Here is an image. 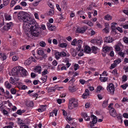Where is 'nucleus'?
<instances>
[{
  "instance_id": "obj_1",
  "label": "nucleus",
  "mask_w": 128,
  "mask_h": 128,
  "mask_svg": "<svg viewBox=\"0 0 128 128\" xmlns=\"http://www.w3.org/2000/svg\"><path fill=\"white\" fill-rule=\"evenodd\" d=\"M26 22L30 26V29H33L34 30V29L41 30V28L39 27L38 25L34 19H32L29 17Z\"/></svg>"
},
{
  "instance_id": "obj_37",
  "label": "nucleus",
  "mask_w": 128,
  "mask_h": 128,
  "mask_svg": "<svg viewBox=\"0 0 128 128\" xmlns=\"http://www.w3.org/2000/svg\"><path fill=\"white\" fill-rule=\"evenodd\" d=\"M31 60L29 58L28 60L25 61L24 64L26 65H29L31 64Z\"/></svg>"
},
{
  "instance_id": "obj_12",
  "label": "nucleus",
  "mask_w": 128,
  "mask_h": 128,
  "mask_svg": "<svg viewBox=\"0 0 128 128\" xmlns=\"http://www.w3.org/2000/svg\"><path fill=\"white\" fill-rule=\"evenodd\" d=\"M47 26L48 29L51 31L54 30L56 28V26H52L49 23H47Z\"/></svg>"
},
{
  "instance_id": "obj_28",
  "label": "nucleus",
  "mask_w": 128,
  "mask_h": 128,
  "mask_svg": "<svg viewBox=\"0 0 128 128\" xmlns=\"http://www.w3.org/2000/svg\"><path fill=\"white\" fill-rule=\"evenodd\" d=\"M10 83H11L12 84H16L15 82V81L14 78H13L12 77H11L10 79Z\"/></svg>"
},
{
  "instance_id": "obj_40",
  "label": "nucleus",
  "mask_w": 128,
  "mask_h": 128,
  "mask_svg": "<svg viewBox=\"0 0 128 128\" xmlns=\"http://www.w3.org/2000/svg\"><path fill=\"white\" fill-rule=\"evenodd\" d=\"M44 53V51L42 50H39L38 51V54L39 55H42Z\"/></svg>"
},
{
  "instance_id": "obj_57",
  "label": "nucleus",
  "mask_w": 128,
  "mask_h": 128,
  "mask_svg": "<svg viewBox=\"0 0 128 128\" xmlns=\"http://www.w3.org/2000/svg\"><path fill=\"white\" fill-rule=\"evenodd\" d=\"M18 56H14L13 57L12 59L14 61H15L18 60Z\"/></svg>"
},
{
  "instance_id": "obj_9",
  "label": "nucleus",
  "mask_w": 128,
  "mask_h": 128,
  "mask_svg": "<svg viewBox=\"0 0 128 128\" xmlns=\"http://www.w3.org/2000/svg\"><path fill=\"white\" fill-rule=\"evenodd\" d=\"M20 73L22 76H26L27 74V72L26 70L24 69L22 67L20 66Z\"/></svg>"
},
{
  "instance_id": "obj_21",
  "label": "nucleus",
  "mask_w": 128,
  "mask_h": 128,
  "mask_svg": "<svg viewBox=\"0 0 128 128\" xmlns=\"http://www.w3.org/2000/svg\"><path fill=\"white\" fill-rule=\"evenodd\" d=\"M4 85L6 87L9 89L11 88L12 87V85L8 81L5 82Z\"/></svg>"
},
{
  "instance_id": "obj_15",
  "label": "nucleus",
  "mask_w": 128,
  "mask_h": 128,
  "mask_svg": "<svg viewBox=\"0 0 128 128\" xmlns=\"http://www.w3.org/2000/svg\"><path fill=\"white\" fill-rule=\"evenodd\" d=\"M105 39L106 42L108 43L112 42L114 41V39L112 38L110 36L106 37Z\"/></svg>"
},
{
  "instance_id": "obj_5",
  "label": "nucleus",
  "mask_w": 128,
  "mask_h": 128,
  "mask_svg": "<svg viewBox=\"0 0 128 128\" xmlns=\"http://www.w3.org/2000/svg\"><path fill=\"white\" fill-rule=\"evenodd\" d=\"M107 90L110 94L113 95L115 90L114 86V84L112 83H110L107 86Z\"/></svg>"
},
{
  "instance_id": "obj_16",
  "label": "nucleus",
  "mask_w": 128,
  "mask_h": 128,
  "mask_svg": "<svg viewBox=\"0 0 128 128\" xmlns=\"http://www.w3.org/2000/svg\"><path fill=\"white\" fill-rule=\"evenodd\" d=\"M82 116H83L84 118L86 121H88L90 120V118L89 116H88L86 113H83L82 114Z\"/></svg>"
},
{
  "instance_id": "obj_58",
  "label": "nucleus",
  "mask_w": 128,
  "mask_h": 128,
  "mask_svg": "<svg viewBox=\"0 0 128 128\" xmlns=\"http://www.w3.org/2000/svg\"><path fill=\"white\" fill-rule=\"evenodd\" d=\"M117 66V64L115 63H113L110 66L111 68H110V69H112L113 68H114L116 66Z\"/></svg>"
},
{
  "instance_id": "obj_60",
  "label": "nucleus",
  "mask_w": 128,
  "mask_h": 128,
  "mask_svg": "<svg viewBox=\"0 0 128 128\" xmlns=\"http://www.w3.org/2000/svg\"><path fill=\"white\" fill-rule=\"evenodd\" d=\"M38 110L39 112H41L45 110V108H39L38 109Z\"/></svg>"
},
{
  "instance_id": "obj_34",
  "label": "nucleus",
  "mask_w": 128,
  "mask_h": 128,
  "mask_svg": "<svg viewBox=\"0 0 128 128\" xmlns=\"http://www.w3.org/2000/svg\"><path fill=\"white\" fill-rule=\"evenodd\" d=\"M92 52L95 54H96V51L98 48L95 46H93L92 47Z\"/></svg>"
},
{
  "instance_id": "obj_59",
  "label": "nucleus",
  "mask_w": 128,
  "mask_h": 128,
  "mask_svg": "<svg viewBox=\"0 0 128 128\" xmlns=\"http://www.w3.org/2000/svg\"><path fill=\"white\" fill-rule=\"evenodd\" d=\"M66 67L68 68L70 66L71 64L69 63L68 60H66Z\"/></svg>"
},
{
  "instance_id": "obj_49",
  "label": "nucleus",
  "mask_w": 128,
  "mask_h": 128,
  "mask_svg": "<svg viewBox=\"0 0 128 128\" xmlns=\"http://www.w3.org/2000/svg\"><path fill=\"white\" fill-rule=\"evenodd\" d=\"M11 16L10 15H6L5 16V18L6 20H10L11 19Z\"/></svg>"
},
{
  "instance_id": "obj_46",
  "label": "nucleus",
  "mask_w": 128,
  "mask_h": 128,
  "mask_svg": "<svg viewBox=\"0 0 128 128\" xmlns=\"http://www.w3.org/2000/svg\"><path fill=\"white\" fill-rule=\"evenodd\" d=\"M22 9V7H21L19 5L16 6L14 8V10H17L19 9Z\"/></svg>"
},
{
  "instance_id": "obj_24",
  "label": "nucleus",
  "mask_w": 128,
  "mask_h": 128,
  "mask_svg": "<svg viewBox=\"0 0 128 128\" xmlns=\"http://www.w3.org/2000/svg\"><path fill=\"white\" fill-rule=\"evenodd\" d=\"M55 57L56 59L58 60L61 57L60 52H56L55 53Z\"/></svg>"
},
{
  "instance_id": "obj_55",
  "label": "nucleus",
  "mask_w": 128,
  "mask_h": 128,
  "mask_svg": "<svg viewBox=\"0 0 128 128\" xmlns=\"http://www.w3.org/2000/svg\"><path fill=\"white\" fill-rule=\"evenodd\" d=\"M109 27H107V26H106V27L103 29V30L105 31L106 33H107L109 32Z\"/></svg>"
},
{
  "instance_id": "obj_6",
  "label": "nucleus",
  "mask_w": 128,
  "mask_h": 128,
  "mask_svg": "<svg viewBox=\"0 0 128 128\" xmlns=\"http://www.w3.org/2000/svg\"><path fill=\"white\" fill-rule=\"evenodd\" d=\"M20 66H17L14 67L12 70V73L13 76L16 75L20 73Z\"/></svg>"
},
{
  "instance_id": "obj_56",
  "label": "nucleus",
  "mask_w": 128,
  "mask_h": 128,
  "mask_svg": "<svg viewBox=\"0 0 128 128\" xmlns=\"http://www.w3.org/2000/svg\"><path fill=\"white\" fill-rule=\"evenodd\" d=\"M121 62V60L119 59H118L117 60H115L114 61V63L116 64H118L120 63Z\"/></svg>"
},
{
  "instance_id": "obj_63",
  "label": "nucleus",
  "mask_w": 128,
  "mask_h": 128,
  "mask_svg": "<svg viewBox=\"0 0 128 128\" xmlns=\"http://www.w3.org/2000/svg\"><path fill=\"white\" fill-rule=\"evenodd\" d=\"M96 39H94L91 40L90 41V42L91 43L94 44H96Z\"/></svg>"
},
{
  "instance_id": "obj_20",
  "label": "nucleus",
  "mask_w": 128,
  "mask_h": 128,
  "mask_svg": "<svg viewBox=\"0 0 128 128\" xmlns=\"http://www.w3.org/2000/svg\"><path fill=\"white\" fill-rule=\"evenodd\" d=\"M41 68L40 66H36L34 69V72H38L40 74L41 73Z\"/></svg>"
},
{
  "instance_id": "obj_11",
  "label": "nucleus",
  "mask_w": 128,
  "mask_h": 128,
  "mask_svg": "<svg viewBox=\"0 0 128 128\" xmlns=\"http://www.w3.org/2000/svg\"><path fill=\"white\" fill-rule=\"evenodd\" d=\"M82 42V41L81 40H76V45H78V47H77L76 49L78 51H80L81 48V44Z\"/></svg>"
},
{
  "instance_id": "obj_25",
  "label": "nucleus",
  "mask_w": 128,
  "mask_h": 128,
  "mask_svg": "<svg viewBox=\"0 0 128 128\" xmlns=\"http://www.w3.org/2000/svg\"><path fill=\"white\" fill-rule=\"evenodd\" d=\"M104 18L105 20H112V17L110 15L107 14L105 16H104Z\"/></svg>"
},
{
  "instance_id": "obj_19",
  "label": "nucleus",
  "mask_w": 128,
  "mask_h": 128,
  "mask_svg": "<svg viewBox=\"0 0 128 128\" xmlns=\"http://www.w3.org/2000/svg\"><path fill=\"white\" fill-rule=\"evenodd\" d=\"M70 52L72 55L73 56H75L76 54V50L74 48H71L70 49Z\"/></svg>"
},
{
  "instance_id": "obj_27",
  "label": "nucleus",
  "mask_w": 128,
  "mask_h": 128,
  "mask_svg": "<svg viewBox=\"0 0 128 128\" xmlns=\"http://www.w3.org/2000/svg\"><path fill=\"white\" fill-rule=\"evenodd\" d=\"M96 44L99 46H100L102 43V41L101 39H96Z\"/></svg>"
},
{
  "instance_id": "obj_8",
  "label": "nucleus",
  "mask_w": 128,
  "mask_h": 128,
  "mask_svg": "<svg viewBox=\"0 0 128 128\" xmlns=\"http://www.w3.org/2000/svg\"><path fill=\"white\" fill-rule=\"evenodd\" d=\"M24 23L23 25V28L25 31H27L30 30V26L27 22H23Z\"/></svg>"
},
{
  "instance_id": "obj_44",
  "label": "nucleus",
  "mask_w": 128,
  "mask_h": 128,
  "mask_svg": "<svg viewBox=\"0 0 128 128\" xmlns=\"http://www.w3.org/2000/svg\"><path fill=\"white\" fill-rule=\"evenodd\" d=\"M102 87L100 86H98L97 88V92H100V90H102Z\"/></svg>"
},
{
  "instance_id": "obj_54",
  "label": "nucleus",
  "mask_w": 128,
  "mask_h": 128,
  "mask_svg": "<svg viewBox=\"0 0 128 128\" xmlns=\"http://www.w3.org/2000/svg\"><path fill=\"white\" fill-rule=\"evenodd\" d=\"M20 4L22 6H26L27 4L26 2L23 1L20 2Z\"/></svg>"
},
{
  "instance_id": "obj_26",
  "label": "nucleus",
  "mask_w": 128,
  "mask_h": 128,
  "mask_svg": "<svg viewBox=\"0 0 128 128\" xmlns=\"http://www.w3.org/2000/svg\"><path fill=\"white\" fill-rule=\"evenodd\" d=\"M67 1L66 0H64L62 3V6L64 8L66 7L67 6Z\"/></svg>"
},
{
  "instance_id": "obj_22",
  "label": "nucleus",
  "mask_w": 128,
  "mask_h": 128,
  "mask_svg": "<svg viewBox=\"0 0 128 128\" xmlns=\"http://www.w3.org/2000/svg\"><path fill=\"white\" fill-rule=\"evenodd\" d=\"M110 47L106 46L103 48L102 49V50L105 53H106L110 51Z\"/></svg>"
},
{
  "instance_id": "obj_48",
  "label": "nucleus",
  "mask_w": 128,
  "mask_h": 128,
  "mask_svg": "<svg viewBox=\"0 0 128 128\" xmlns=\"http://www.w3.org/2000/svg\"><path fill=\"white\" fill-rule=\"evenodd\" d=\"M10 92L11 93L13 94H14L16 92V90L14 88H12L10 90Z\"/></svg>"
},
{
  "instance_id": "obj_17",
  "label": "nucleus",
  "mask_w": 128,
  "mask_h": 128,
  "mask_svg": "<svg viewBox=\"0 0 128 128\" xmlns=\"http://www.w3.org/2000/svg\"><path fill=\"white\" fill-rule=\"evenodd\" d=\"M91 49L90 47L87 46L84 47V52L87 53H89L90 52Z\"/></svg>"
},
{
  "instance_id": "obj_3",
  "label": "nucleus",
  "mask_w": 128,
  "mask_h": 128,
  "mask_svg": "<svg viewBox=\"0 0 128 128\" xmlns=\"http://www.w3.org/2000/svg\"><path fill=\"white\" fill-rule=\"evenodd\" d=\"M41 32V30L30 29V30L26 31V35L28 37L32 38L33 36L37 37L38 36Z\"/></svg>"
},
{
  "instance_id": "obj_43",
  "label": "nucleus",
  "mask_w": 128,
  "mask_h": 128,
  "mask_svg": "<svg viewBox=\"0 0 128 128\" xmlns=\"http://www.w3.org/2000/svg\"><path fill=\"white\" fill-rule=\"evenodd\" d=\"M120 86L123 89H125L128 86V84L126 83L125 84L121 85Z\"/></svg>"
},
{
  "instance_id": "obj_14",
  "label": "nucleus",
  "mask_w": 128,
  "mask_h": 128,
  "mask_svg": "<svg viewBox=\"0 0 128 128\" xmlns=\"http://www.w3.org/2000/svg\"><path fill=\"white\" fill-rule=\"evenodd\" d=\"M89 91L88 89H86L85 90V92L83 94L82 96L84 98H87V96L89 95Z\"/></svg>"
},
{
  "instance_id": "obj_51",
  "label": "nucleus",
  "mask_w": 128,
  "mask_h": 128,
  "mask_svg": "<svg viewBox=\"0 0 128 128\" xmlns=\"http://www.w3.org/2000/svg\"><path fill=\"white\" fill-rule=\"evenodd\" d=\"M48 71L46 70H44V71H43L42 73V76H44L46 75V74H47L48 73Z\"/></svg>"
},
{
  "instance_id": "obj_62",
  "label": "nucleus",
  "mask_w": 128,
  "mask_h": 128,
  "mask_svg": "<svg viewBox=\"0 0 128 128\" xmlns=\"http://www.w3.org/2000/svg\"><path fill=\"white\" fill-rule=\"evenodd\" d=\"M118 54L121 57H124V53L122 52H118Z\"/></svg>"
},
{
  "instance_id": "obj_10",
  "label": "nucleus",
  "mask_w": 128,
  "mask_h": 128,
  "mask_svg": "<svg viewBox=\"0 0 128 128\" xmlns=\"http://www.w3.org/2000/svg\"><path fill=\"white\" fill-rule=\"evenodd\" d=\"M110 115L114 117L116 116L117 114L115 109L113 108H111L110 109Z\"/></svg>"
},
{
  "instance_id": "obj_33",
  "label": "nucleus",
  "mask_w": 128,
  "mask_h": 128,
  "mask_svg": "<svg viewBox=\"0 0 128 128\" xmlns=\"http://www.w3.org/2000/svg\"><path fill=\"white\" fill-rule=\"evenodd\" d=\"M100 79L101 82H105L107 80L108 78L106 77H100Z\"/></svg>"
},
{
  "instance_id": "obj_52",
  "label": "nucleus",
  "mask_w": 128,
  "mask_h": 128,
  "mask_svg": "<svg viewBox=\"0 0 128 128\" xmlns=\"http://www.w3.org/2000/svg\"><path fill=\"white\" fill-rule=\"evenodd\" d=\"M76 39H74V40L72 42H71V44L72 45L74 46H75L76 44Z\"/></svg>"
},
{
  "instance_id": "obj_42",
  "label": "nucleus",
  "mask_w": 128,
  "mask_h": 128,
  "mask_svg": "<svg viewBox=\"0 0 128 128\" xmlns=\"http://www.w3.org/2000/svg\"><path fill=\"white\" fill-rule=\"evenodd\" d=\"M6 25L8 26V27L9 29H10V27L13 26V23L12 22H10L9 23H7L6 24Z\"/></svg>"
},
{
  "instance_id": "obj_29",
  "label": "nucleus",
  "mask_w": 128,
  "mask_h": 128,
  "mask_svg": "<svg viewBox=\"0 0 128 128\" xmlns=\"http://www.w3.org/2000/svg\"><path fill=\"white\" fill-rule=\"evenodd\" d=\"M69 89L70 91L72 92H74L76 90V89L74 87H69Z\"/></svg>"
},
{
  "instance_id": "obj_50",
  "label": "nucleus",
  "mask_w": 128,
  "mask_h": 128,
  "mask_svg": "<svg viewBox=\"0 0 128 128\" xmlns=\"http://www.w3.org/2000/svg\"><path fill=\"white\" fill-rule=\"evenodd\" d=\"M122 81L125 82L127 80V76L126 75H124L122 77Z\"/></svg>"
},
{
  "instance_id": "obj_47",
  "label": "nucleus",
  "mask_w": 128,
  "mask_h": 128,
  "mask_svg": "<svg viewBox=\"0 0 128 128\" xmlns=\"http://www.w3.org/2000/svg\"><path fill=\"white\" fill-rule=\"evenodd\" d=\"M60 52L61 55V57H62L65 56L66 55V53L62 51Z\"/></svg>"
},
{
  "instance_id": "obj_64",
  "label": "nucleus",
  "mask_w": 128,
  "mask_h": 128,
  "mask_svg": "<svg viewBox=\"0 0 128 128\" xmlns=\"http://www.w3.org/2000/svg\"><path fill=\"white\" fill-rule=\"evenodd\" d=\"M123 116L125 118H128V114L126 113H124L123 114Z\"/></svg>"
},
{
  "instance_id": "obj_32",
  "label": "nucleus",
  "mask_w": 128,
  "mask_h": 128,
  "mask_svg": "<svg viewBox=\"0 0 128 128\" xmlns=\"http://www.w3.org/2000/svg\"><path fill=\"white\" fill-rule=\"evenodd\" d=\"M108 100H104L102 106L104 108L106 107L108 105Z\"/></svg>"
},
{
  "instance_id": "obj_2",
  "label": "nucleus",
  "mask_w": 128,
  "mask_h": 128,
  "mask_svg": "<svg viewBox=\"0 0 128 128\" xmlns=\"http://www.w3.org/2000/svg\"><path fill=\"white\" fill-rule=\"evenodd\" d=\"M29 14L26 12L21 11L18 14V18L21 22H26L29 18Z\"/></svg>"
},
{
  "instance_id": "obj_39",
  "label": "nucleus",
  "mask_w": 128,
  "mask_h": 128,
  "mask_svg": "<svg viewBox=\"0 0 128 128\" xmlns=\"http://www.w3.org/2000/svg\"><path fill=\"white\" fill-rule=\"evenodd\" d=\"M10 2L9 0H3V4L5 6H7Z\"/></svg>"
},
{
  "instance_id": "obj_31",
  "label": "nucleus",
  "mask_w": 128,
  "mask_h": 128,
  "mask_svg": "<svg viewBox=\"0 0 128 128\" xmlns=\"http://www.w3.org/2000/svg\"><path fill=\"white\" fill-rule=\"evenodd\" d=\"M47 78V76H44L42 77L41 79L42 81V83H44L46 81Z\"/></svg>"
},
{
  "instance_id": "obj_18",
  "label": "nucleus",
  "mask_w": 128,
  "mask_h": 128,
  "mask_svg": "<svg viewBox=\"0 0 128 128\" xmlns=\"http://www.w3.org/2000/svg\"><path fill=\"white\" fill-rule=\"evenodd\" d=\"M26 105L28 107H32L33 106V102L32 101L28 100L26 102Z\"/></svg>"
},
{
  "instance_id": "obj_4",
  "label": "nucleus",
  "mask_w": 128,
  "mask_h": 128,
  "mask_svg": "<svg viewBox=\"0 0 128 128\" xmlns=\"http://www.w3.org/2000/svg\"><path fill=\"white\" fill-rule=\"evenodd\" d=\"M78 101L74 98H72L69 100L68 108L70 109H72L77 106Z\"/></svg>"
},
{
  "instance_id": "obj_30",
  "label": "nucleus",
  "mask_w": 128,
  "mask_h": 128,
  "mask_svg": "<svg viewBox=\"0 0 128 128\" xmlns=\"http://www.w3.org/2000/svg\"><path fill=\"white\" fill-rule=\"evenodd\" d=\"M0 58L3 60H6V54H2V53L1 55Z\"/></svg>"
},
{
  "instance_id": "obj_36",
  "label": "nucleus",
  "mask_w": 128,
  "mask_h": 128,
  "mask_svg": "<svg viewBox=\"0 0 128 128\" xmlns=\"http://www.w3.org/2000/svg\"><path fill=\"white\" fill-rule=\"evenodd\" d=\"M54 11L53 9H50L48 13V14L50 16H52L54 14Z\"/></svg>"
},
{
  "instance_id": "obj_45",
  "label": "nucleus",
  "mask_w": 128,
  "mask_h": 128,
  "mask_svg": "<svg viewBox=\"0 0 128 128\" xmlns=\"http://www.w3.org/2000/svg\"><path fill=\"white\" fill-rule=\"evenodd\" d=\"M18 123L19 124H23V121L22 120H21L20 118H18Z\"/></svg>"
},
{
  "instance_id": "obj_23",
  "label": "nucleus",
  "mask_w": 128,
  "mask_h": 128,
  "mask_svg": "<svg viewBox=\"0 0 128 128\" xmlns=\"http://www.w3.org/2000/svg\"><path fill=\"white\" fill-rule=\"evenodd\" d=\"M56 86H55L54 87H51L49 88L48 90V92H55L56 90Z\"/></svg>"
},
{
  "instance_id": "obj_7",
  "label": "nucleus",
  "mask_w": 128,
  "mask_h": 128,
  "mask_svg": "<svg viewBox=\"0 0 128 128\" xmlns=\"http://www.w3.org/2000/svg\"><path fill=\"white\" fill-rule=\"evenodd\" d=\"M87 28L86 26H85L79 28L78 27L76 29V31L78 32L81 34L83 33Z\"/></svg>"
},
{
  "instance_id": "obj_41",
  "label": "nucleus",
  "mask_w": 128,
  "mask_h": 128,
  "mask_svg": "<svg viewBox=\"0 0 128 128\" xmlns=\"http://www.w3.org/2000/svg\"><path fill=\"white\" fill-rule=\"evenodd\" d=\"M16 2L14 0H12L10 4V6L12 7L16 3Z\"/></svg>"
},
{
  "instance_id": "obj_53",
  "label": "nucleus",
  "mask_w": 128,
  "mask_h": 128,
  "mask_svg": "<svg viewBox=\"0 0 128 128\" xmlns=\"http://www.w3.org/2000/svg\"><path fill=\"white\" fill-rule=\"evenodd\" d=\"M79 68V66L78 64H75L74 66V68L75 70H77Z\"/></svg>"
},
{
  "instance_id": "obj_13",
  "label": "nucleus",
  "mask_w": 128,
  "mask_h": 128,
  "mask_svg": "<svg viewBox=\"0 0 128 128\" xmlns=\"http://www.w3.org/2000/svg\"><path fill=\"white\" fill-rule=\"evenodd\" d=\"M91 118H92V121L90 122L91 124H96L97 122L98 119L94 115H91Z\"/></svg>"
},
{
  "instance_id": "obj_38",
  "label": "nucleus",
  "mask_w": 128,
  "mask_h": 128,
  "mask_svg": "<svg viewBox=\"0 0 128 128\" xmlns=\"http://www.w3.org/2000/svg\"><path fill=\"white\" fill-rule=\"evenodd\" d=\"M39 45L40 46L42 47H44L46 45V44L44 42L42 41L40 42Z\"/></svg>"
},
{
  "instance_id": "obj_61",
  "label": "nucleus",
  "mask_w": 128,
  "mask_h": 128,
  "mask_svg": "<svg viewBox=\"0 0 128 128\" xmlns=\"http://www.w3.org/2000/svg\"><path fill=\"white\" fill-rule=\"evenodd\" d=\"M3 30H4H4H6L7 31L8 30H9V29L8 28V26H7V25H6V26H4L3 28Z\"/></svg>"
},
{
  "instance_id": "obj_35",
  "label": "nucleus",
  "mask_w": 128,
  "mask_h": 128,
  "mask_svg": "<svg viewBox=\"0 0 128 128\" xmlns=\"http://www.w3.org/2000/svg\"><path fill=\"white\" fill-rule=\"evenodd\" d=\"M58 46L62 48H66L67 46V44L65 43H62L60 44H59Z\"/></svg>"
}]
</instances>
